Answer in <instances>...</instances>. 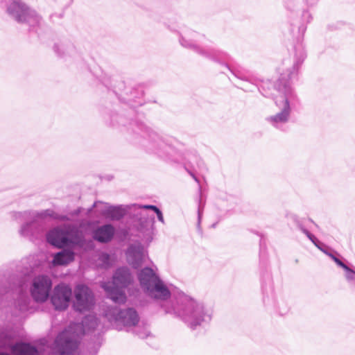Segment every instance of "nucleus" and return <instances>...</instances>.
I'll list each match as a JSON object with an SVG mask.
<instances>
[{
	"instance_id": "1",
	"label": "nucleus",
	"mask_w": 355,
	"mask_h": 355,
	"mask_svg": "<svg viewBox=\"0 0 355 355\" xmlns=\"http://www.w3.org/2000/svg\"><path fill=\"white\" fill-rule=\"evenodd\" d=\"M97 320L94 317L85 319L83 324H75L58 335L55 341V348L60 355H78L77 338L96 327Z\"/></svg>"
},
{
	"instance_id": "2",
	"label": "nucleus",
	"mask_w": 355,
	"mask_h": 355,
	"mask_svg": "<svg viewBox=\"0 0 355 355\" xmlns=\"http://www.w3.org/2000/svg\"><path fill=\"white\" fill-rule=\"evenodd\" d=\"M131 281V277L127 268H120L115 272L112 286L110 283L105 284L103 288L108 296L116 303H124L126 300L125 294L121 291L122 288L128 286Z\"/></svg>"
},
{
	"instance_id": "3",
	"label": "nucleus",
	"mask_w": 355,
	"mask_h": 355,
	"mask_svg": "<svg viewBox=\"0 0 355 355\" xmlns=\"http://www.w3.org/2000/svg\"><path fill=\"white\" fill-rule=\"evenodd\" d=\"M73 309L80 313L89 311L94 305V298L91 290L85 285H78L73 291Z\"/></svg>"
},
{
	"instance_id": "4",
	"label": "nucleus",
	"mask_w": 355,
	"mask_h": 355,
	"mask_svg": "<svg viewBox=\"0 0 355 355\" xmlns=\"http://www.w3.org/2000/svg\"><path fill=\"white\" fill-rule=\"evenodd\" d=\"M51 287L52 282L49 277L45 275L35 277L31 288V295L36 302H44L48 299Z\"/></svg>"
},
{
	"instance_id": "5",
	"label": "nucleus",
	"mask_w": 355,
	"mask_h": 355,
	"mask_svg": "<svg viewBox=\"0 0 355 355\" xmlns=\"http://www.w3.org/2000/svg\"><path fill=\"white\" fill-rule=\"evenodd\" d=\"M106 317L110 320L121 322L124 325H135L138 322L137 312L132 309L123 311L116 307L110 309L105 313Z\"/></svg>"
},
{
	"instance_id": "6",
	"label": "nucleus",
	"mask_w": 355,
	"mask_h": 355,
	"mask_svg": "<svg viewBox=\"0 0 355 355\" xmlns=\"http://www.w3.org/2000/svg\"><path fill=\"white\" fill-rule=\"evenodd\" d=\"M72 295L71 289L67 285L56 286L53 291L51 302L55 309L64 310L69 306Z\"/></svg>"
},
{
	"instance_id": "7",
	"label": "nucleus",
	"mask_w": 355,
	"mask_h": 355,
	"mask_svg": "<svg viewBox=\"0 0 355 355\" xmlns=\"http://www.w3.org/2000/svg\"><path fill=\"white\" fill-rule=\"evenodd\" d=\"M146 291L149 295L157 299L166 300L171 295L170 291L159 279L146 288Z\"/></svg>"
},
{
	"instance_id": "8",
	"label": "nucleus",
	"mask_w": 355,
	"mask_h": 355,
	"mask_svg": "<svg viewBox=\"0 0 355 355\" xmlns=\"http://www.w3.org/2000/svg\"><path fill=\"white\" fill-rule=\"evenodd\" d=\"M47 241L55 246L62 248L70 241L69 234L63 230L55 229L48 234Z\"/></svg>"
},
{
	"instance_id": "9",
	"label": "nucleus",
	"mask_w": 355,
	"mask_h": 355,
	"mask_svg": "<svg viewBox=\"0 0 355 355\" xmlns=\"http://www.w3.org/2000/svg\"><path fill=\"white\" fill-rule=\"evenodd\" d=\"M127 259L132 267H139L144 259L142 247L140 245L130 246L127 252Z\"/></svg>"
},
{
	"instance_id": "10",
	"label": "nucleus",
	"mask_w": 355,
	"mask_h": 355,
	"mask_svg": "<svg viewBox=\"0 0 355 355\" xmlns=\"http://www.w3.org/2000/svg\"><path fill=\"white\" fill-rule=\"evenodd\" d=\"M159 277L150 268H144L139 275V279L141 286L146 290L149 288Z\"/></svg>"
},
{
	"instance_id": "11",
	"label": "nucleus",
	"mask_w": 355,
	"mask_h": 355,
	"mask_svg": "<svg viewBox=\"0 0 355 355\" xmlns=\"http://www.w3.org/2000/svg\"><path fill=\"white\" fill-rule=\"evenodd\" d=\"M10 14L15 15V17L18 21H23L26 15L28 14L27 7L19 2L13 1L8 8Z\"/></svg>"
},
{
	"instance_id": "12",
	"label": "nucleus",
	"mask_w": 355,
	"mask_h": 355,
	"mask_svg": "<svg viewBox=\"0 0 355 355\" xmlns=\"http://www.w3.org/2000/svg\"><path fill=\"white\" fill-rule=\"evenodd\" d=\"M114 232L113 227L107 225L97 229L94 232V237L100 242H107L112 238Z\"/></svg>"
},
{
	"instance_id": "13",
	"label": "nucleus",
	"mask_w": 355,
	"mask_h": 355,
	"mask_svg": "<svg viewBox=\"0 0 355 355\" xmlns=\"http://www.w3.org/2000/svg\"><path fill=\"white\" fill-rule=\"evenodd\" d=\"M13 355H37L35 347L26 343H17L11 349Z\"/></svg>"
},
{
	"instance_id": "14",
	"label": "nucleus",
	"mask_w": 355,
	"mask_h": 355,
	"mask_svg": "<svg viewBox=\"0 0 355 355\" xmlns=\"http://www.w3.org/2000/svg\"><path fill=\"white\" fill-rule=\"evenodd\" d=\"M74 259L73 253L69 250H63L55 254L53 263V265H67L71 262Z\"/></svg>"
},
{
	"instance_id": "15",
	"label": "nucleus",
	"mask_w": 355,
	"mask_h": 355,
	"mask_svg": "<svg viewBox=\"0 0 355 355\" xmlns=\"http://www.w3.org/2000/svg\"><path fill=\"white\" fill-rule=\"evenodd\" d=\"M282 102L283 104V110L282 112L275 115L270 119L271 121L274 122H284L288 119L290 112L288 101L286 98H282Z\"/></svg>"
},
{
	"instance_id": "16",
	"label": "nucleus",
	"mask_w": 355,
	"mask_h": 355,
	"mask_svg": "<svg viewBox=\"0 0 355 355\" xmlns=\"http://www.w3.org/2000/svg\"><path fill=\"white\" fill-rule=\"evenodd\" d=\"M124 214V211L122 209L119 207H110L108 209L107 215L112 219H119Z\"/></svg>"
},
{
	"instance_id": "17",
	"label": "nucleus",
	"mask_w": 355,
	"mask_h": 355,
	"mask_svg": "<svg viewBox=\"0 0 355 355\" xmlns=\"http://www.w3.org/2000/svg\"><path fill=\"white\" fill-rule=\"evenodd\" d=\"M331 258L334 261V262L339 266L340 267L343 268L346 272H350L352 274H353V270L350 269L347 266H346L343 261H341L339 259L336 257L333 254H330Z\"/></svg>"
},
{
	"instance_id": "18",
	"label": "nucleus",
	"mask_w": 355,
	"mask_h": 355,
	"mask_svg": "<svg viewBox=\"0 0 355 355\" xmlns=\"http://www.w3.org/2000/svg\"><path fill=\"white\" fill-rule=\"evenodd\" d=\"M157 214V218L159 221L163 222L164 221V217L161 212V211L157 208V210L155 211Z\"/></svg>"
},
{
	"instance_id": "19",
	"label": "nucleus",
	"mask_w": 355,
	"mask_h": 355,
	"mask_svg": "<svg viewBox=\"0 0 355 355\" xmlns=\"http://www.w3.org/2000/svg\"><path fill=\"white\" fill-rule=\"evenodd\" d=\"M143 208L148 209H152L154 211L157 210V207L156 206H155V205H144V206H143Z\"/></svg>"
},
{
	"instance_id": "20",
	"label": "nucleus",
	"mask_w": 355,
	"mask_h": 355,
	"mask_svg": "<svg viewBox=\"0 0 355 355\" xmlns=\"http://www.w3.org/2000/svg\"><path fill=\"white\" fill-rule=\"evenodd\" d=\"M355 277V272L353 270V274L350 272H347V277L349 279H353Z\"/></svg>"
},
{
	"instance_id": "21",
	"label": "nucleus",
	"mask_w": 355,
	"mask_h": 355,
	"mask_svg": "<svg viewBox=\"0 0 355 355\" xmlns=\"http://www.w3.org/2000/svg\"><path fill=\"white\" fill-rule=\"evenodd\" d=\"M101 257H102V259H103V260H107V259H109V256H108V254H103L101 255Z\"/></svg>"
}]
</instances>
